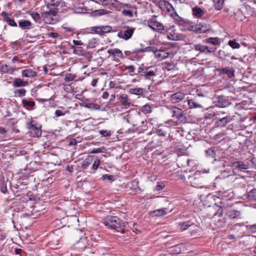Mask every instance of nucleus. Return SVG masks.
I'll return each instance as SVG.
<instances>
[{"label":"nucleus","instance_id":"bf43d9fd","mask_svg":"<svg viewBox=\"0 0 256 256\" xmlns=\"http://www.w3.org/2000/svg\"><path fill=\"white\" fill-rule=\"evenodd\" d=\"M164 184L162 182H158L156 186V190H162L164 188Z\"/></svg>","mask_w":256,"mask_h":256},{"label":"nucleus","instance_id":"9b49d317","mask_svg":"<svg viewBox=\"0 0 256 256\" xmlns=\"http://www.w3.org/2000/svg\"><path fill=\"white\" fill-rule=\"evenodd\" d=\"M134 29V28H128L126 30H124L123 32H118V36L124 40H128L132 36Z\"/></svg>","mask_w":256,"mask_h":256},{"label":"nucleus","instance_id":"72a5a7b5","mask_svg":"<svg viewBox=\"0 0 256 256\" xmlns=\"http://www.w3.org/2000/svg\"><path fill=\"white\" fill-rule=\"evenodd\" d=\"M215 8L217 10L222 9L224 0H212Z\"/></svg>","mask_w":256,"mask_h":256},{"label":"nucleus","instance_id":"37998d69","mask_svg":"<svg viewBox=\"0 0 256 256\" xmlns=\"http://www.w3.org/2000/svg\"><path fill=\"white\" fill-rule=\"evenodd\" d=\"M102 32H110L112 30V28L110 26H101Z\"/></svg>","mask_w":256,"mask_h":256},{"label":"nucleus","instance_id":"5fc2aeb1","mask_svg":"<svg viewBox=\"0 0 256 256\" xmlns=\"http://www.w3.org/2000/svg\"><path fill=\"white\" fill-rule=\"evenodd\" d=\"M66 113V112H62V110H57L55 112V116L56 117L63 116L65 115Z\"/></svg>","mask_w":256,"mask_h":256},{"label":"nucleus","instance_id":"c756f323","mask_svg":"<svg viewBox=\"0 0 256 256\" xmlns=\"http://www.w3.org/2000/svg\"><path fill=\"white\" fill-rule=\"evenodd\" d=\"M152 212L156 216H164L167 214V209L166 208L158 209L154 210Z\"/></svg>","mask_w":256,"mask_h":256},{"label":"nucleus","instance_id":"39448f33","mask_svg":"<svg viewBox=\"0 0 256 256\" xmlns=\"http://www.w3.org/2000/svg\"><path fill=\"white\" fill-rule=\"evenodd\" d=\"M158 6L162 10L167 12L171 16H174L176 13L173 6L166 0H162L159 1Z\"/></svg>","mask_w":256,"mask_h":256},{"label":"nucleus","instance_id":"79ce46f5","mask_svg":"<svg viewBox=\"0 0 256 256\" xmlns=\"http://www.w3.org/2000/svg\"><path fill=\"white\" fill-rule=\"evenodd\" d=\"M5 21L10 26H16V23L14 22L13 19H12L10 17H6L4 18Z\"/></svg>","mask_w":256,"mask_h":256},{"label":"nucleus","instance_id":"a18cd8bd","mask_svg":"<svg viewBox=\"0 0 256 256\" xmlns=\"http://www.w3.org/2000/svg\"><path fill=\"white\" fill-rule=\"evenodd\" d=\"M228 44L233 48H237L240 46V44L236 42L234 40H230L228 42Z\"/></svg>","mask_w":256,"mask_h":256},{"label":"nucleus","instance_id":"0eeeda50","mask_svg":"<svg viewBox=\"0 0 256 256\" xmlns=\"http://www.w3.org/2000/svg\"><path fill=\"white\" fill-rule=\"evenodd\" d=\"M179 225L180 226V229L182 231L188 230V232L191 235L195 234L198 230V226L193 223H190L189 222L180 224Z\"/></svg>","mask_w":256,"mask_h":256},{"label":"nucleus","instance_id":"4c0bfd02","mask_svg":"<svg viewBox=\"0 0 256 256\" xmlns=\"http://www.w3.org/2000/svg\"><path fill=\"white\" fill-rule=\"evenodd\" d=\"M204 42L206 43L210 44L213 45H216L218 43V40L216 38H206Z\"/></svg>","mask_w":256,"mask_h":256},{"label":"nucleus","instance_id":"49530a36","mask_svg":"<svg viewBox=\"0 0 256 256\" xmlns=\"http://www.w3.org/2000/svg\"><path fill=\"white\" fill-rule=\"evenodd\" d=\"M76 78V76L72 74H67L64 78L66 82H70Z\"/></svg>","mask_w":256,"mask_h":256},{"label":"nucleus","instance_id":"412c9836","mask_svg":"<svg viewBox=\"0 0 256 256\" xmlns=\"http://www.w3.org/2000/svg\"><path fill=\"white\" fill-rule=\"evenodd\" d=\"M154 54L156 58L164 60L168 57L169 54L166 50H156Z\"/></svg>","mask_w":256,"mask_h":256},{"label":"nucleus","instance_id":"3c124183","mask_svg":"<svg viewBox=\"0 0 256 256\" xmlns=\"http://www.w3.org/2000/svg\"><path fill=\"white\" fill-rule=\"evenodd\" d=\"M90 30L96 34H100L102 32L101 30V26H92L90 28Z\"/></svg>","mask_w":256,"mask_h":256},{"label":"nucleus","instance_id":"a19ab883","mask_svg":"<svg viewBox=\"0 0 256 256\" xmlns=\"http://www.w3.org/2000/svg\"><path fill=\"white\" fill-rule=\"evenodd\" d=\"M156 48L154 46H148L144 48L140 49L138 51L140 52H152L155 53V51L156 50Z\"/></svg>","mask_w":256,"mask_h":256},{"label":"nucleus","instance_id":"8fccbe9b","mask_svg":"<svg viewBox=\"0 0 256 256\" xmlns=\"http://www.w3.org/2000/svg\"><path fill=\"white\" fill-rule=\"evenodd\" d=\"M1 70L4 73H10L12 72L11 69H8V66L6 64L2 66Z\"/></svg>","mask_w":256,"mask_h":256},{"label":"nucleus","instance_id":"6e6d98bb","mask_svg":"<svg viewBox=\"0 0 256 256\" xmlns=\"http://www.w3.org/2000/svg\"><path fill=\"white\" fill-rule=\"evenodd\" d=\"M83 4V0H72V4L74 6H78L79 5H82Z\"/></svg>","mask_w":256,"mask_h":256},{"label":"nucleus","instance_id":"e2e57ef3","mask_svg":"<svg viewBox=\"0 0 256 256\" xmlns=\"http://www.w3.org/2000/svg\"><path fill=\"white\" fill-rule=\"evenodd\" d=\"M157 134L160 136H164L166 134V132L162 129L158 130Z\"/></svg>","mask_w":256,"mask_h":256},{"label":"nucleus","instance_id":"58836bf2","mask_svg":"<svg viewBox=\"0 0 256 256\" xmlns=\"http://www.w3.org/2000/svg\"><path fill=\"white\" fill-rule=\"evenodd\" d=\"M74 10L76 13L83 14L86 12V9L84 6H74Z\"/></svg>","mask_w":256,"mask_h":256},{"label":"nucleus","instance_id":"4468645a","mask_svg":"<svg viewBox=\"0 0 256 256\" xmlns=\"http://www.w3.org/2000/svg\"><path fill=\"white\" fill-rule=\"evenodd\" d=\"M194 48L196 50L200 51V52L204 54L210 53L214 51L212 48H209L208 46L200 44L194 45Z\"/></svg>","mask_w":256,"mask_h":256},{"label":"nucleus","instance_id":"ea45409f","mask_svg":"<svg viewBox=\"0 0 256 256\" xmlns=\"http://www.w3.org/2000/svg\"><path fill=\"white\" fill-rule=\"evenodd\" d=\"M240 215V212L238 210H232L228 212V216L230 218L234 219Z\"/></svg>","mask_w":256,"mask_h":256},{"label":"nucleus","instance_id":"bb28decb","mask_svg":"<svg viewBox=\"0 0 256 256\" xmlns=\"http://www.w3.org/2000/svg\"><path fill=\"white\" fill-rule=\"evenodd\" d=\"M110 13V12L104 9L97 10L92 12V15L95 16H101Z\"/></svg>","mask_w":256,"mask_h":256},{"label":"nucleus","instance_id":"338daca9","mask_svg":"<svg viewBox=\"0 0 256 256\" xmlns=\"http://www.w3.org/2000/svg\"><path fill=\"white\" fill-rule=\"evenodd\" d=\"M101 152H102V150H100V149L98 148H95V149L92 150L90 152V154H97V153H100Z\"/></svg>","mask_w":256,"mask_h":256},{"label":"nucleus","instance_id":"c03bdc74","mask_svg":"<svg viewBox=\"0 0 256 256\" xmlns=\"http://www.w3.org/2000/svg\"><path fill=\"white\" fill-rule=\"evenodd\" d=\"M122 14L128 18H132L133 16V13L131 10H124L122 12Z\"/></svg>","mask_w":256,"mask_h":256},{"label":"nucleus","instance_id":"ddd939ff","mask_svg":"<svg viewBox=\"0 0 256 256\" xmlns=\"http://www.w3.org/2000/svg\"><path fill=\"white\" fill-rule=\"evenodd\" d=\"M118 100L121 104L126 108H128L131 105L132 101L127 94H124L120 96Z\"/></svg>","mask_w":256,"mask_h":256},{"label":"nucleus","instance_id":"f8f14e48","mask_svg":"<svg viewBox=\"0 0 256 256\" xmlns=\"http://www.w3.org/2000/svg\"><path fill=\"white\" fill-rule=\"evenodd\" d=\"M171 114L173 118L180 120L183 116V111L180 108L176 106H172L170 109Z\"/></svg>","mask_w":256,"mask_h":256},{"label":"nucleus","instance_id":"20e7f679","mask_svg":"<svg viewBox=\"0 0 256 256\" xmlns=\"http://www.w3.org/2000/svg\"><path fill=\"white\" fill-rule=\"evenodd\" d=\"M126 118L128 123L132 124L134 126H136L141 121V114L139 112H130Z\"/></svg>","mask_w":256,"mask_h":256},{"label":"nucleus","instance_id":"9d476101","mask_svg":"<svg viewBox=\"0 0 256 256\" xmlns=\"http://www.w3.org/2000/svg\"><path fill=\"white\" fill-rule=\"evenodd\" d=\"M186 96V94L182 92H178L170 96V101L172 104H177L182 101Z\"/></svg>","mask_w":256,"mask_h":256},{"label":"nucleus","instance_id":"603ef678","mask_svg":"<svg viewBox=\"0 0 256 256\" xmlns=\"http://www.w3.org/2000/svg\"><path fill=\"white\" fill-rule=\"evenodd\" d=\"M99 133L104 137H106L110 136V132L108 130H100Z\"/></svg>","mask_w":256,"mask_h":256},{"label":"nucleus","instance_id":"c9c22d12","mask_svg":"<svg viewBox=\"0 0 256 256\" xmlns=\"http://www.w3.org/2000/svg\"><path fill=\"white\" fill-rule=\"evenodd\" d=\"M92 156H89L88 158H86L82 162V168L84 169L87 168L89 165L92 163Z\"/></svg>","mask_w":256,"mask_h":256},{"label":"nucleus","instance_id":"e433bc0d","mask_svg":"<svg viewBox=\"0 0 256 256\" xmlns=\"http://www.w3.org/2000/svg\"><path fill=\"white\" fill-rule=\"evenodd\" d=\"M14 96L22 97L26 95V90L24 88L16 90L14 91Z\"/></svg>","mask_w":256,"mask_h":256},{"label":"nucleus","instance_id":"f03ea898","mask_svg":"<svg viewBox=\"0 0 256 256\" xmlns=\"http://www.w3.org/2000/svg\"><path fill=\"white\" fill-rule=\"evenodd\" d=\"M42 17L44 22L48 24H54L58 21L57 10L54 8H51L48 12H43Z\"/></svg>","mask_w":256,"mask_h":256},{"label":"nucleus","instance_id":"5701e85b","mask_svg":"<svg viewBox=\"0 0 256 256\" xmlns=\"http://www.w3.org/2000/svg\"><path fill=\"white\" fill-rule=\"evenodd\" d=\"M192 15L198 18H202L204 14V12L198 6L192 8Z\"/></svg>","mask_w":256,"mask_h":256},{"label":"nucleus","instance_id":"13d9d810","mask_svg":"<svg viewBox=\"0 0 256 256\" xmlns=\"http://www.w3.org/2000/svg\"><path fill=\"white\" fill-rule=\"evenodd\" d=\"M249 197L256 200V190H251L248 194Z\"/></svg>","mask_w":256,"mask_h":256},{"label":"nucleus","instance_id":"7ed1b4c3","mask_svg":"<svg viewBox=\"0 0 256 256\" xmlns=\"http://www.w3.org/2000/svg\"><path fill=\"white\" fill-rule=\"evenodd\" d=\"M189 180L192 186L197 188H202L204 178L200 172H196L194 174L189 176Z\"/></svg>","mask_w":256,"mask_h":256},{"label":"nucleus","instance_id":"393cba45","mask_svg":"<svg viewBox=\"0 0 256 256\" xmlns=\"http://www.w3.org/2000/svg\"><path fill=\"white\" fill-rule=\"evenodd\" d=\"M220 74H227L229 78H232L234 76V71L230 68L226 67L222 68H220L218 70Z\"/></svg>","mask_w":256,"mask_h":256},{"label":"nucleus","instance_id":"2eb2a0df","mask_svg":"<svg viewBox=\"0 0 256 256\" xmlns=\"http://www.w3.org/2000/svg\"><path fill=\"white\" fill-rule=\"evenodd\" d=\"M36 76L37 72L31 68L25 69L22 72V76L23 78H32Z\"/></svg>","mask_w":256,"mask_h":256},{"label":"nucleus","instance_id":"774afa93","mask_svg":"<svg viewBox=\"0 0 256 256\" xmlns=\"http://www.w3.org/2000/svg\"><path fill=\"white\" fill-rule=\"evenodd\" d=\"M103 178L104 180L108 179L109 180H112L113 178V176H112L106 174L103 176Z\"/></svg>","mask_w":256,"mask_h":256},{"label":"nucleus","instance_id":"a211bd4d","mask_svg":"<svg viewBox=\"0 0 256 256\" xmlns=\"http://www.w3.org/2000/svg\"><path fill=\"white\" fill-rule=\"evenodd\" d=\"M45 6L47 8L51 9L52 7H57L61 3V0H44Z\"/></svg>","mask_w":256,"mask_h":256},{"label":"nucleus","instance_id":"2f4dec72","mask_svg":"<svg viewBox=\"0 0 256 256\" xmlns=\"http://www.w3.org/2000/svg\"><path fill=\"white\" fill-rule=\"evenodd\" d=\"M22 104H23L24 107L26 108V109L29 110V108H32L34 106V102L33 101H28L26 100H22Z\"/></svg>","mask_w":256,"mask_h":256},{"label":"nucleus","instance_id":"09e8293b","mask_svg":"<svg viewBox=\"0 0 256 256\" xmlns=\"http://www.w3.org/2000/svg\"><path fill=\"white\" fill-rule=\"evenodd\" d=\"M0 190L4 194H6L8 192V188L5 182H2L0 186Z\"/></svg>","mask_w":256,"mask_h":256},{"label":"nucleus","instance_id":"cd10ccee","mask_svg":"<svg viewBox=\"0 0 256 256\" xmlns=\"http://www.w3.org/2000/svg\"><path fill=\"white\" fill-rule=\"evenodd\" d=\"M143 92L144 90L140 88H132L129 90L130 94L137 96L142 95Z\"/></svg>","mask_w":256,"mask_h":256},{"label":"nucleus","instance_id":"b1692460","mask_svg":"<svg viewBox=\"0 0 256 256\" xmlns=\"http://www.w3.org/2000/svg\"><path fill=\"white\" fill-rule=\"evenodd\" d=\"M167 38L171 40H178L182 38V36L176 33L174 31L170 32H167Z\"/></svg>","mask_w":256,"mask_h":256},{"label":"nucleus","instance_id":"f704fd0d","mask_svg":"<svg viewBox=\"0 0 256 256\" xmlns=\"http://www.w3.org/2000/svg\"><path fill=\"white\" fill-rule=\"evenodd\" d=\"M228 122V118L227 117H224L220 118L216 122V124L218 126L223 127Z\"/></svg>","mask_w":256,"mask_h":256},{"label":"nucleus","instance_id":"4be33fe9","mask_svg":"<svg viewBox=\"0 0 256 256\" xmlns=\"http://www.w3.org/2000/svg\"><path fill=\"white\" fill-rule=\"evenodd\" d=\"M148 68H139L138 72H143L144 74V76L147 79H150V76H153L156 75V72L154 70H149L148 71Z\"/></svg>","mask_w":256,"mask_h":256},{"label":"nucleus","instance_id":"7c9ffc66","mask_svg":"<svg viewBox=\"0 0 256 256\" xmlns=\"http://www.w3.org/2000/svg\"><path fill=\"white\" fill-rule=\"evenodd\" d=\"M232 168L234 174H238L240 172V162H238L232 164Z\"/></svg>","mask_w":256,"mask_h":256},{"label":"nucleus","instance_id":"1a4fd4ad","mask_svg":"<svg viewBox=\"0 0 256 256\" xmlns=\"http://www.w3.org/2000/svg\"><path fill=\"white\" fill-rule=\"evenodd\" d=\"M87 240L85 238H80L72 246V248L74 250L80 252L84 250L86 247Z\"/></svg>","mask_w":256,"mask_h":256},{"label":"nucleus","instance_id":"aec40b11","mask_svg":"<svg viewBox=\"0 0 256 256\" xmlns=\"http://www.w3.org/2000/svg\"><path fill=\"white\" fill-rule=\"evenodd\" d=\"M28 83V82L24 81L20 78H16L12 82V86L16 88L24 87L27 86Z\"/></svg>","mask_w":256,"mask_h":256},{"label":"nucleus","instance_id":"680f3d73","mask_svg":"<svg viewBox=\"0 0 256 256\" xmlns=\"http://www.w3.org/2000/svg\"><path fill=\"white\" fill-rule=\"evenodd\" d=\"M48 36L52 38H56L58 36V34L56 32H50L48 34Z\"/></svg>","mask_w":256,"mask_h":256},{"label":"nucleus","instance_id":"de8ad7c7","mask_svg":"<svg viewBox=\"0 0 256 256\" xmlns=\"http://www.w3.org/2000/svg\"><path fill=\"white\" fill-rule=\"evenodd\" d=\"M100 159H98V158L96 159L94 161V162L92 164V168L94 170H96L98 168L100 164Z\"/></svg>","mask_w":256,"mask_h":256},{"label":"nucleus","instance_id":"f257e3e1","mask_svg":"<svg viewBox=\"0 0 256 256\" xmlns=\"http://www.w3.org/2000/svg\"><path fill=\"white\" fill-rule=\"evenodd\" d=\"M104 224L109 228L116 230L117 231L124 226V223L116 216H108L103 220Z\"/></svg>","mask_w":256,"mask_h":256},{"label":"nucleus","instance_id":"0e129e2a","mask_svg":"<svg viewBox=\"0 0 256 256\" xmlns=\"http://www.w3.org/2000/svg\"><path fill=\"white\" fill-rule=\"evenodd\" d=\"M74 53L76 54H78V56H84V52L82 50H79L74 49Z\"/></svg>","mask_w":256,"mask_h":256},{"label":"nucleus","instance_id":"6e6552de","mask_svg":"<svg viewBox=\"0 0 256 256\" xmlns=\"http://www.w3.org/2000/svg\"><path fill=\"white\" fill-rule=\"evenodd\" d=\"M28 128L29 132L32 136L37 137L41 135L42 131L40 129L36 126L34 122H31L29 123Z\"/></svg>","mask_w":256,"mask_h":256},{"label":"nucleus","instance_id":"423d86ee","mask_svg":"<svg viewBox=\"0 0 256 256\" xmlns=\"http://www.w3.org/2000/svg\"><path fill=\"white\" fill-rule=\"evenodd\" d=\"M156 18V16H153L148 20V26L158 32L164 30V26L162 23L158 21Z\"/></svg>","mask_w":256,"mask_h":256},{"label":"nucleus","instance_id":"f3484780","mask_svg":"<svg viewBox=\"0 0 256 256\" xmlns=\"http://www.w3.org/2000/svg\"><path fill=\"white\" fill-rule=\"evenodd\" d=\"M188 104L189 108H202L203 106L199 102L198 100L196 98L188 100Z\"/></svg>","mask_w":256,"mask_h":256},{"label":"nucleus","instance_id":"4d7b16f0","mask_svg":"<svg viewBox=\"0 0 256 256\" xmlns=\"http://www.w3.org/2000/svg\"><path fill=\"white\" fill-rule=\"evenodd\" d=\"M248 230L254 233L256 232V224L250 225L248 226Z\"/></svg>","mask_w":256,"mask_h":256},{"label":"nucleus","instance_id":"a878e982","mask_svg":"<svg viewBox=\"0 0 256 256\" xmlns=\"http://www.w3.org/2000/svg\"><path fill=\"white\" fill-rule=\"evenodd\" d=\"M59 244V239L58 238V236H56L52 238V239L48 242L49 246L52 249L57 248Z\"/></svg>","mask_w":256,"mask_h":256},{"label":"nucleus","instance_id":"052dcab7","mask_svg":"<svg viewBox=\"0 0 256 256\" xmlns=\"http://www.w3.org/2000/svg\"><path fill=\"white\" fill-rule=\"evenodd\" d=\"M125 68L129 70V72H133L134 70V67L133 66L130 65L125 66Z\"/></svg>","mask_w":256,"mask_h":256},{"label":"nucleus","instance_id":"dca6fc26","mask_svg":"<svg viewBox=\"0 0 256 256\" xmlns=\"http://www.w3.org/2000/svg\"><path fill=\"white\" fill-rule=\"evenodd\" d=\"M192 30L197 33H204L208 30L206 25H202L201 24H196L192 27Z\"/></svg>","mask_w":256,"mask_h":256},{"label":"nucleus","instance_id":"864d4df0","mask_svg":"<svg viewBox=\"0 0 256 256\" xmlns=\"http://www.w3.org/2000/svg\"><path fill=\"white\" fill-rule=\"evenodd\" d=\"M31 16L32 18L36 22H38L40 18V16L38 12H33L31 14Z\"/></svg>","mask_w":256,"mask_h":256},{"label":"nucleus","instance_id":"c85d7f7f","mask_svg":"<svg viewBox=\"0 0 256 256\" xmlns=\"http://www.w3.org/2000/svg\"><path fill=\"white\" fill-rule=\"evenodd\" d=\"M19 26L22 28H29L32 26V23L28 20H21L18 22Z\"/></svg>","mask_w":256,"mask_h":256},{"label":"nucleus","instance_id":"69168bd1","mask_svg":"<svg viewBox=\"0 0 256 256\" xmlns=\"http://www.w3.org/2000/svg\"><path fill=\"white\" fill-rule=\"evenodd\" d=\"M72 42L75 46L83 45V43L80 40H74Z\"/></svg>","mask_w":256,"mask_h":256},{"label":"nucleus","instance_id":"6ab92c4d","mask_svg":"<svg viewBox=\"0 0 256 256\" xmlns=\"http://www.w3.org/2000/svg\"><path fill=\"white\" fill-rule=\"evenodd\" d=\"M108 52L114 58H122L123 57L122 52L118 48L110 49L108 50Z\"/></svg>","mask_w":256,"mask_h":256},{"label":"nucleus","instance_id":"473e14b6","mask_svg":"<svg viewBox=\"0 0 256 256\" xmlns=\"http://www.w3.org/2000/svg\"><path fill=\"white\" fill-rule=\"evenodd\" d=\"M140 110L144 114H150L152 112V108L150 105L146 104L140 108Z\"/></svg>","mask_w":256,"mask_h":256}]
</instances>
